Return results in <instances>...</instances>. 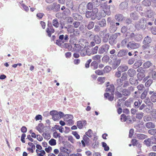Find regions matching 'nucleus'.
I'll list each match as a JSON object with an SVG mask.
<instances>
[{
  "label": "nucleus",
  "instance_id": "63",
  "mask_svg": "<svg viewBox=\"0 0 156 156\" xmlns=\"http://www.w3.org/2000/svg\"><path fill=\"white\" fill-rule=\"evenodd\" d=\"M92 130L90 129H89L88 130V131L86 133V136H87L91 137L92 136Z\"/></svg>",
  "mask_w": 156,
  "mask_h": 156
},
{
  "label": "nucleus",
  "instance_id": "39",
  "mask_svg": "<svg viewBox=\"0 0 156 156\" xmlns=\"http://www.w3.org/2000/svg\"><path fill=\"white\" fill-rule=\"evenodd\" d=\"M142 63L140 61H138L135 62L133 65V68L134 69H136L140 66L142 65Z\"/></svg>",
  "mask_w": 156,
  "mask_h": 156
},
{
  "label": "nucleus",
  "instance_id": "50",
  "mask_svg": "<svg viewBox=\"0 0 156 156\" xmlns=\"http://www.w3.org/2000/svg\"><path fill=\"white\" fill-rule=\"evenodd\" d=\"M129 117V116L126 117L125 115L122 114L121 115L120 120L122 122H125L128 119Z\"/></svg>",
  "mask_w": 156,
  "mask_h": 156
},
{
  "label": "nucleus",
  "instance_id": "16",
  "mask_svg": "<svg viewBox=\"0 0 156 156\" xmlns=\"http://www.w3.org/2000/svg\"><path fill=\"white\" fill-rule=\"evenodd\" d=\"M136 71L133 69H130L127 71V73L128 75L130 77L134 76L136 74Z\"/></svg>",
  "mask_w": 156,
  "mask_h": 156
},
{
  "label": "nucleus",
  "instance_id": "35",
  "mask_svg": "<svg viewBox=\"0 0 156 156\" xmlns=\"http://www.w3.org/2000/svg\"><path fill=\"white\" fill-rule=\"evenodd\" d=\"M108 34L109 33H107V29H105L103 30L100 31L99 33L100 36L101 37H103Z\"/></svg>",
  "mask_w": 156,
  "mask_h": 156
},
{
  "label": "nucleus",
  "instance_id": "13",
  "mask_svg": "<svg viewBox=\"0 0 156 156\" xmlns=\"http://www.w3.org/2000/svg\"><path fill=\"white\" fill-rule=\"evenodd\" d=\"M79 43L82 47V48H86V47L88 45V43L87 41L84 39H80L79 41Z\"/></svg>",
  "mask_w": 156,
  "mask_h": 156
},
{
  "label": "nucleus",
  "instance_id": "64",
  "mask_svg": "<svg viewBox=\"0 0 156 156\" xmlns=\"http://www.w3.org/2000/svg\"><path fill=\"white\" fill-rule=\"evenodd\" d=\"M77 126L78 128L80 129L82 128L83 126V123L81 121H79L77 122Z\"/></svg>",
  "mask_w": 156,
  "mask_h": 156
},
{
  "label": "nucleus",
  "instance_id": "33",
  "mask_svg": "<svg viewBox=\"0 0 156 156\" xmlns=\"http://www.w3.org/2000/svg\"><path fill=\"white\" fill-rule=\"evenodd\" d=\"M152 140L151 138H147L144 140V143L147 146H149L151 145L152 143Z\"/></svg>",
  "mask_w": 156,
  "mask_h": 156
},
{
  "label": "nucleus",
  "instance_id": "7",
  "mask_svg": "<svg viewBox=\"0 0 156 156\" xmlns=\"http://www.w3.org/2000/svg\"><path fill=\"white\" fill-rule=\"evenodd\" d=\"M137 71L138 72L137 75V78L138 80L140 81L145 76L144 70L142 67H140Z\"/></svg>",
  "mask_w": 156,
  "mask_h": 156
},
{
  "label": "nucleus",
  "instance_id": "58",
  "mask_svg": "<svg viewBox=\"0 0 156 156\" xmlns=\"http://www.w3.org/2000/svg\"><path fill=\"white\" fill-rule=\"evenodd\" d=\"M102 147H104V150L106 151H108L109 149V147L107 145V144L104 142L102 143Z\"/></svg>",
  "mask_w": 156,
  "mask_h": 156
},
{
  "label": "nucleus",
  "instance_id": "53",
  "mask_svg": "<svg viewBox=\"0 0 156 156\" xmlns=\"http://www.w3.org/2000/svg\"><path fill=\"white\" fill-rule=\"evenodd\" d=\"M111 68L109 66H106L104 68L103 71L104 73H108L111 70Z\"/></svg>",
  "mask_w": 156,
  "mask_h": 156
},
{
  "label": "nucleus",
  "instance_id": "62",
  "mask_svg": "<svg viewBox=\"0 0 156 156\" xmlns=\"http://www.w3.org/2000/svg\"><path fill=\"white\" fill-rule=\"evenodd\" d=\"M87 8L89 10H91L93 8V5L92 2H89L87 5Z\"/></svg>",
  "mask_w": 156,
  "mask_h": 156
},
{
  "label": "nucleus",
  "instance_id": "44",
  "mask_svg": "<svg viewBox=\"0 0 156 156\" xmlns=\"http://www.w3.org/2000/svg\"><path fill=\"white\" fill-rule=\"evenodd\" d=\"M142 3L146 6H148L151 5L150 0H144L142 2Z\"/></svg>",
  "mask_w": 156,
  "mask_h": 156
},
{
  "label": "nucleus",
  "instance_id": "20",
  "mask_svg": "<svg viewBox=\"0 0 156 156\" xmlns=\"http://www.w3.org/2000/svg\"><path fill=\"white\" fill-rule=\"evenodd\" d=\"M128 3L126 2H122L119 5L120 9H126L127 8Z\"/></svg>",
  "mask_w": 156,
  "mask_h": 156
},
{
  "label": "nucleus",
  "instance_id": "46",
  "mask_svg": "<svg viewBox=\"0 0 156 156\" xmlns=\"http://www.w3.org/2000/svg\"><path fill=\"white\" fill-rule=\"evenodd\" d=\"M83 140L84 141L86 144L88 145L89 144L90 139L86 135H84L83 136Z\"/></svg>",
  "mask_w": 156,
  "mask_h": 156
},
{
  "label": "nucleus",
  "instance_id": "27",
  "mask_svg": "<svg viewBox=\"0 0 156 156\" xmlns=\"http://www.w3.org/2000/svg\"><path fill=\"white\" fill-rule=\"evenodd\" d=\"M80 51V55L82 56H84L87 55H88V53H89V51H87V50L86 48H83Z\"/></svg>",
  "mask_w": 156,
  "mask_h": 156
},
{
  "label": "nucleus",
  "instance_id": "30",
  "mask_svg": "<svg viewBox=\"0 0 156 156\" xmlns=\"http://www.w3.org/2000/svg\"><path fill=\"white\" fill-rule=\"evenodd\" d=\"M129 41L128 39L127 38H125L121 42L120 45L122 47H126L127 44Z\"/></svg>",
  "mask_w": 156,
  "mask_h": 156
},
{
  "label": "nucleus",
  "instance_id": "26",
  "mask_svg": "<svg viewBox=\"0 0 156 156\" xmlns=\"http://www.w3.org/2000/svg\"><path fill=\"white\" fill-rule=\"evenodd\" d=\"M75 36V34L74 33L70 35V42L71 44H73L76 41V37L74 36Z\"/></svg>",
  "mask_w": 156,
  "mask_h": 156
},
{
  "label": "nucleus",
  "instance_id": "34",
  "mask_svg": "<svg viewBox=\"0 0 156 156\" xmlns=\"http://www.w3.org/2000/svg\"><path fill=\"white\" fill-rule=\"evenodd\" d=\"M90 67L92 69H95L98 68V63L96 61H93L91 62Z\"/></svg>",
  "mask_w": 156,
  "mask_h": 156
},
{
  "label": "nucleus",
  "instance_id": "12",
  "mask_svg": "<svg viewBox=\"0 0 156 156\" xmlns=\"http://www.w3.org/2000/svg\"><path fill=\"white\" fill-rule=\"evenodd\" d=\"M117 29V28L115 25V22H112L110 24L108 30L110 33H114Z\"/></svg>",
  "mask_w": 156,
  "mask_h": 156
},
{
  "label": "nucleus",
  "instance_id": "47",
  "mask_svg": "<svg viewBox=\"0 0 156 156\" xmlns=\"http://www.w3.org/2000/svg\"><path fill=\"white\" fill-rule=\"evenodd\" d=\"M100 7L103 9H108V10H109V6L107 5V4L105 3H104L100 4Z\"/></svg>",
  "mask_w": 156,
  "mask_h": 156
},
{
  "label": "nucleus",
  "instance_id": "14",
  "mask_svg": "<svg viewBox=\"0 0 156 156\" xmlns=\"http://www.w3.org/2000/svg\"><path fill=\"white\" fill-rule=\"evenodd\" d=\"M155 14V12L151 9L147 10L146 13V16L149 18L154 16Z\"/></svg>",
  "mask_w": 156,
  "mask_h": 156
},
{
  "label": "nucleus",
  "instance_id": "60",
  "mask_svg": "<svg viewBox=\"0 0 156 156\" xmlns=\"http://www.w3.org/2000/svg\"><path fill=\"white\" fill-rule=\"evenodd\" d=\"M60 150L61 151V152L59 153L65 154L66 153H69L68 152V150L63 147H61L60 148Z\"/></svg>",
  "mask_w": 156,
  "mask_h": 156
},
{
  "label": "nucleus",
  "instance_id": "23",
  "mask_svg": "<svg viewBox=\"0 0 156 156\" xmlns=\"http://www.w3.org/2000/svg\"><path fill=\"white\" fill-rule=\"evenodd\" d=\"M72 16L75 20H81L83 19V17L80 15L78 13H73Z\"/></svg>",
  "mask_w": 156,
  "mask_h": 156
},
{
  "label": "nucleus",
  "instance_id": "21",
  "mask_svg": "<svg viewBox=\"0 0 156 156\" xmlns=\"http://www.w3.org/2000/svg\"><path fill=\"white\" fill-rule=\"evenodd\" d=\"M149 88H147L146 89L144 92L141 94L140 98L141 99L143 100L146 98V96L147 95V93L149 91Z\"/></svg>",
  "mask_w": 156,
  "mask_h": 156
},
{
  "label": "nucleus",
  "instance_id": "28",
  "mask_svg": "<svg viewBox=\"0 0 156 156\" xmlns=\"http://www.w3.org/2000/svg\"><path fill=\"white\" fill-rule=\"evenodd\" d=\"M144 101L147 105L152 107L153 105V104L151 102V99L148 97H147L144 99Z\"/></svg>",
  "mask_w": 156,
  "mask_h": 156
},
{
  "label": "nucleus",
  "instance_id": "32",
  "mask_svg": "<svg viewBox=\"0 0 156 156\" xmlns=\"http://www.w3.org/2000/svg\"><path fill=\"white\" fill-rule=\"evenodd\" d=\"M146 127L148 129L154 128L155 127V124L152 122H149L146 124Z\"/></svg>",
  "mask_w": 156,
  "mask_h": 156
},
{
  "label": "nucleus",
  "instance_id": "51",
  "mask_svg": "<svg viewBox=\"0 0 156 156\" xmlns=\"http://www.w3.org/2000/svg\"><path fill=\"white\" fill-rule=\"evenodd\" d=\"M67 31L69 33L72 34L74 31V29L73 27H72V25H69V28L67 29Z\"/></svg>",
  "mask_w": 156,
  "mask_h": 156
},
{
  "label": "nucleus",
  "instance_id": "52",
  "mask_svg": "<svg viewBox=\"0 0 156 156\" xmlns=\"http://www.w3.org/2000/svg\"><path fill=\"white\" fill-rule=\"evenodd\" d=\"M141 39L142 37L141 35L136 34L134 40L136 41H140L141 40Z\"/></svg>",
  "mask_w": 156,
  "mask_h": 156
},
{
  "label": "nucleus",
  "instance_id": "42",
  "mask_svg": "<svg viewBox=\"0 0 156 156\" xmlns=\"http://www.w3.org/2000/svg\"><path fill=\"white\" fill-rule=\"evenodd\" d=\"M142 102L141 100H138L134 103V105L135 108H139L140 105L141 104Z\"/></svg>",
  "mask_w": 156,
  "mask_h": 156
},
{
  "label": "nucleus",
  "instance_id": "2",
  "mask_svg": "<svg viewBox=\"0 0 156 156\" xmlns=\"http://www.w3.org/2000/svg\"><path fill=\"white\" fill-rule=\"evenodd\" d=\"M135 25L136 28L137 30H144L147 27L146 20L145 18H142L139 21L136 23Z\"/></svg>",
  "mask_w": 156,
  "mask_h": 156
},
{
  "label": "nucleus",
  "instance_id": "61",
  "mask_svg": "<svg viewBox=\"0 0 156 156\" xmlns=\"http://www.w3.org/2000/svg\"><path fill=\"white\" fill-rule=\"evenodd\" d=\"M153 80L152 79L148 80L145 83V85L146 87H149L152 84Z\"/></svg>",
  "mask_w": 156,
  "mask_h": 156
},
{
  "label": "nucleus",
  "instance_id": "8",
  "mask_svg": "<svg viewBox=\"0 0 156 156\" xmlns=\"http://www.w3.org/2000/svg\"><path fill=\"white\" fill-rule=\"evenodd\" d=\"M46 31L48 34V36L49 37H51V33H53L54 31V30L53 28L51 23H48V27L46 29Z\"/></svg>",
  "mask_w": 156,
  "mask_h": 156
},
{
  "label": "nucleus",
  "instance_id": "9",
  "mask_svg": "<svg viewBox=\"0 0 156 156\" xmlns=\"http://www.w3.org/2000/svg\"><path fill=\"white\" fill-rule=\"evenodd\" d=\"M86 16L88 19H90L92 20H95L96 18V16L94 15L92 11H87L86 13Z\"/></svg>",
  "mask_w": 156,
  "mask_h": 156
},
{
  "label": "nucleus",
  "instance_id": "29",
  "mask_svg": "<svg viewBox=\"0 0 156 156\" xmlns=\"http://www.w3.org/2000/svg\"><path fill=\"white\" fill-rule=\"evenodd\" d=\"M93 41L97 44H100L101 42V39L97 35H95L93 39Z\"/></svg>",
  "mask_w": 156,
  "mask_h": 156
},
{
  "label": "nucleus",
  "instance_id": "25",
  "mask_svg": "<svg viewBox=\"0 0 156 156\" xmlns=\"http://www.w3.org/2000/svg\"><path fill=\"white\" fill-rule=\"evenodd\" d=\"M52 25L56 28H58L59 26V23L58 22V20L55 18L52 21Z\"/></svg>",
  "mask_w": 156,
  "mask_h": 156
},
{
  "label": "nucleus",
  "instance_id": "55",
  "mask_svg": "<svg viewBox=\"0 0 156 156\" xmlns=\"http://www.w3.org/2000/svg\"><path fill=\"white\" fill-rule=\"evenodd\" d=\"M23 1H22L21 2H20V4L21 6L23 7L25 10L26 12L28 11L29 10V9L27 6L25 5L23 3Z\"/></svg>",
  "mask_w": 156,
  "mask_h": 156
},
{
  "label": "nucleus",
  "instance_id": "38",
  "mask_svg": "<svg viewBox=\"0 0 156 156\" xmlns=\"http://www.w3.org/2000/svg\"><path fill=\"white\" fill-rule=\"evenodd\" d=\"M74 45L75 48L77 51H80L83 48H82V47L81 46L79 43V44H75Z\"/></svg>",
  "mask_w": 156,
  "mask_h": 156
},
{
  "label": "nucleus",
  "instance_id": "49",
  "mask_svg": "<svg viewBox=\"0 0 156 156\" xmlns=\"http://www.w3.org/2000/svg\"><path fill=\"white\" fill-rule=\"evenodd\" d=\"M150 99L153 102H156V93H154L150 97Z\"/></svg>",
  "mask_w": 156,
  "mask_h": 156
},
{
  "label": "nucleus",
  "instance_id": "5",
  "mask_svg": "<svg viewBox=\"0 0 156 156\" xmlns=\"http://www.w3.org/2000/svg\"><path fill=\"white\" fill-rule=\"evenodd\" d=\"M140 46V44L133 41L128 42L126 45V47L129 49L133 50L138 48Z\"/></svg>",
  "mask_w": 156,
  "mask_h": 156
},
{
  "label": "nucleus",
  "instance_id": "48",
  "mask_svg": "<svg viewBox=\"0 0 156 156\" xmlns=\"http://www.w3.org/2000/svg\"><path fill=\"white\" fill-rule=\"evenodd\" d=\"M138 139L140 140H143L147 137V136L142 134H138L137 135Z\"/></svg>",
  "mask_w": 156,
  "mask_h": 156
},
{
  "label": "nucleus",
  "instance_id": "1",
  "mask_svg": "<svg viewBox=\"0 0 156 156\" xmlns=\"http://www.w3.org/2000/svg\"><path fill=\"white\" fill-rule=\"evenodd\" d=\"M127 79V74L126 73H122L121 77L118 78L116 80V82L114 83V85L117 86L116 90L119 91H122L123 81L126 80Z\"/></svg>",
  "mask_w": 156,
  "mask_h": 156
},
{
  "label": "nucleus",
  "instance_id": "40",
  "mask_svg": "<svg viewBox=\"0 0 156 156\" xmlns=\"http://www.w3.org/2000/svg\"><path fill=\"white\" fill-rule=\"evenodd\" d=\"M122 93L123 95L125 96H129L130 95L129 91L127 89H125L123 90L122 89Z\"/></svg>",
  "mask_w": 156,
  "mask_h": 156
},
{
  "label": "nucleus",
  "instance_id": "41",
  "mask_svg": "<svg viewBox=\"0 0 156 156\" xmlns=\"http://www.w3.org/2000/svg\"><path fill=\"white\" fill-rule=\"evenodd\" d=\"M115 19L118 21H120L123 20V16L121 14H118L115 16Z\"/></svg>",
  "mask_w": 156,
  "mask_h": 156
},
{
  "label": "nucleus",
  "instance_id": "56",
  "mask_svg": "<svg viewBox=\"0 0 156 156\" xmlns=\"http://www.w3.org/2000/svg\"><path fill=\"white\" fill-rule=\"evenodd\" d=\"M148 133L151 135L156 134V129H151L148 130Z\"/></svg>",
  "mask_w": 156,
  "mask_h": 156
},
{
  "label": "nucleus",
  "instance_id": "19",
  "mask_svg": "<svg viewBox=\"0 0 156 156\" xmlns=\"http://www.w3.org/2000/svg\"><path fill=\"white\" fill-rule=\"evenodd\" d=\"M106 86L107 87L105 90L106 92L109 91L111 92H114V86L113 84H111L110 86L107 85Z\"/></svg>",
  "mask_w": 156,
  "mask_h": 156
},
{
  "label": "nucleus",
  "instance_id": "36",
  "mask_svg": "<svg viewBox=\"0 0 156 156\" xmlns=\"http://www.w3.org/2000/svg\"><path fill=\"white\" fill-rule=\"evenodd\" d=\"M152 63L150 61H147L143 64V66L144 68H148L152 65Z\"/></svg>",
  "mask_w": 156,
  "mask_h": 156
},
{
  "label": "nucleus",
  "instance_id": "15",
  "mask_svg": "<svg viewBox=\"0 0 156 156\" xmlns=\"http://www.w3.org/2000/svg\"><path fill=\"white\" fill-rule=\"evenodd\" d=\"M128 69V66L124 65L119 66L117 68V70L121 72V73H122L126 71Z\"/></svg>",
  "mask_w": 156,
  "mask_h": 156
},
{
  "label": "nucleus",
  "instance_id": "11",
  "mask_svg": "<svg viewBox=\"0 0 156 156\" xmlns=\"http://www.w3.org/2000/svg\"><path fill=\"white\" fill-rule=\"evenodd\" d=\"M144 44L142 46V49L144 51L146 54L148 55L150 53L151 51L149 49L150 47L149 44Z\"/></svg>",
  "mask_w": 156,
  "mask_h": 156
},
{
  "label": "nucleus",
  "instance_id": "10",
  "mask_svg": "<svg viewBox=\"0 0 156 156\" xmlns=\"http://www.w3.org/2000/svg\"><path fill=\"white\" fill-rule=\"evenodd\" d=\"M128 51L126 49H122L118 52L117 56L119 57H121L127 55Z\"/></svg>",
  "mask_w": 156,
  "mask_h": 156
},
{
  "label": "nucleus",
  "instance_id": "18",
  "mask_svg": "<svg viewBox=\"0 0 156 156\" xmlns=\"http://www.w3.org/2000/svg\"><path fill=\"white\" fill-rule=\"evenodd\" d=\"M121 62V60L119 59L115 61L113 63L112 67L113 69H115L119 65Z\"/></svg>",
  "mask_w": 156,
  "mask_h": 156
},
{
  "label": "nucleus",
  "instance_id": "37",
  "mask_svg": "<svg viewBox=\"0 0 156 156\" xmlns=\"http://www.w3.org/2000/svg\"><path fill=\"white\" fill-rule=\"evenodd\" d=\"M98 23L101 27H105L106 25L105 20L104 19H102L101 20L98 21Z\"/></svg>",
  "mask_w": 156,
  "mask_h": 156
},
{
  "label": "nucleus",
  "instance_id": "6",
  "mask_svg": "<svg viewBox=\"0 0 156 156\" xmlns=\"http://www.w3.org/2000/svg\"><path fill=\"white\" fill-rule=\"evenodd\" d=\"M110 46L107 44L102 45L99 49L98 53L100 54L107 53L109 49Z\"/></svg>",
  "mask_w": 156,
  "mask_h": 156
},
{
  "label": "nucleus",
  "instance_id": "57",
  "mask_svg": "<svg viewBox=\"0 0 156 156\" xmlns=\"http://www.w3.org/2000/svg\"><path fill=\"white\" fill-rule=\"evenodd\" d=\"M144 113L142 112H139L136 113V118L138 119H140L143 117Z\"/></svg>",
  "mask_w": 156,
  "mask_h": 156
},
{
  "label": "nucleus",
  "instance_id": "17",
  "mask_svg": "<svg viewBox=\"0 0 156 156\" xmlns=\"http://www.w3.org/2000/svg\"><path fill=\"white\" fill-rule=\"evenodd\" d=\"M98 48V47L97 46L92 48L90 50V52H89V53H88V55L89 56L91 55L96 54L97 53Z\"/></svg>",
  "mask_w": 156,
  "mask_h": 156
},
{
  "label": "nucleus",
  "instance_id": "31",
  "mask_svg": "<svg viewBox=\"0 0 156 156\" xmlns=\"http://www.w3.org/2000/svg\"><path fill=\"white\" fill-rule=\"evenodd\" d=\"M129 80L130 83L132 85H136L138 83V80L133 78H130Z\"/></svg>",
  "mask_w": 156,
  "mask_h": 156
},
{
  "label": "nucleus",
  "instance_id": "22",
  "mask_svg": "<svg viewBox=\"0 0 156 156\" xmlns=\"http://www.w3.org/2000/svg\"><path fill=\"white\" fill-rule=\"evenodd\" d=\"M152 41V39L151 37L148 36H147L144 37L143 41V44H149Z\"/></svg>",
  "mask_w": 156,
  "mask_h": 156
},
{
  "label": "nucleus",
  "instance_id": "24",
  "mask_svg": "<svg viewBox=\"0 0 156 156\" xmlns=\"http://www.w3.org/2000/svg\"><path fill=\"white\" fill-rule=\"evenodd\" d=\"M130 16L131 18L133 20H137L139 18V16L137 14V13L136 12L131 13H130Z\"/></svg>",
  "mask_w": 156,
  "mask_h": 156
},
{
  "label": "nucleus",
  "instance_id": "43",
  "mask_svg": "<svg viewBox=\"0 0 156 156\" xmlns=\"http://www.w3.org/2000/svg\"><path fill=\"white\" fill-rule=\"evenodd\" d=\"M94 25V23L93 22L90 21L87 24V28L89 30H90L93 28Z\"/></svg>",
  "mask_w": 156,
  "mask_h": 156
},
{
  "label": "nucleus",
  "instance_id": "3",
  "mask_svg": "<svg viewBox=\"0 0 156 156\" xmlns=\"http://www.w3.org/2000/svg\"><path fill=\"white\" fill-rule=\"evenodd\" d=\"M50 114L52 116L53 119L55 121L58 120L62 117L64 114L61 112H58L56 111H52L50 112Z\"/></svg>",
  "mask_w": 156,
  "mask_h": 156
},
{
  "label": "nucleus",
  "instance_id": "4",
  "mask_svg": "<svg viewBox=\"0 0 156 156\" xmlns=\"http://www.w3.org/2000/svg\"><path fill=\"white\" fill-rule=\"evenodd\" d=\"M120 35V33H115L111 35L109 39V43L112 46L114 45L116 43V39L118 36Z\"/></svg>",
  "mask_w": 156,
  "mask_h": 156
},
{
  "label": "nucleus",
  "instance_id": "54",
  "mask_svg": "<svg viewBox=\"0 0 156 156\" xmlns=\"http://www.w3.org/2000/svg\"><path fill=\"white\" fill-rule=\"evenodd\" d=\"M49 144L51 146H55L56 144V140L54 139H51L48 142Z\"/></svg>",
  "mask_w": 156,
  "mask_h": 156
},
{
  "label": "nucleus",
  "instance_id": "45",
  "mask_svg": "<svg viewBox=\"0 0 156 156\" xmlns=\"http://www.w3.org/2000/svg\"><path fill=\"white\" fill-rule=\"evenodd\" d=\"M109 34H108L102 37V42L104 43H106L109 41Z\"/></svg>",
  "mask_w": 156,
  "mask_h": 156
},
{
  "label": "nucleus",
  "instance_id": "59",
  "mask_svg": "<svg viewBox=\"0 0 156 156\" xmlns=\"http://www.w3.org/2000/svg\"><path fill=\"white\" fill-rule=\"evenodd\" d=\"M53 137L55 138H57L58 137L60 138V133H58L56 131L54 130V132L53 133Z\"/></svg>",
  "mask_w": 156,
  "mask_h": 156
}]
</instances>
